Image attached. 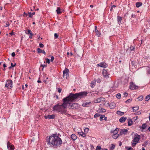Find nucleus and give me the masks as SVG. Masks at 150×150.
I'll use <instances>...</instances> for the list:
<instances>
[{
  "instance_id": "a211bd4d",
  "label": "nucleus",
  "mask_w": 150,
  "mask_h": 150,
  "mask_svg": "<svg viewBox=\"0 0 150 150\" xmlns=\"http://www.w3.org/2000/svg\"><path fill=\"white\" fill-rule=\"evenodd\" d=\"M146 74H150V64L148 67H146Z\"/></svg>"
},
{
  "instance_id": "473e14b6",
  "label": "nucleus",
  "mask_w": 150,
  "mask_h": 150,
  "mask_svg": "<svg viewBox=\"0 0 150 150\" xmlns=\"http://www.w3.org/2000/svg\"><path fill=\"white\" fill-rule=\"evenodd\" d=\"M139 101H142L143 99V97L142 96H141L137 98Z\"/></svg>"
},
{
  "instance_id": "f257e3e1",
  "label": "nucleus",
  "mask_w": 150,
  "mask_h": 150,
  "mask_svg": "<svg viewBox=\"0 0 150 150\" xmlns=\"http://www.w3.org/2000/svg\"><path fill=\"white\" fill-rule=\"evenodd\" d=\"M88 93V92L86 91L81 92L75 94L71 93L68 96L64 98H66L64 100L67 105L70 104V102L76 101L79 98H81L86 96Z\"/></svg>"
},
{
  "instance_id": "412c9836",
  "label": "nucleus",
  "mask_w": 150,
  "mask_h": 150,
  "mask_svg": "<svg viewBox=\"0 0 150 150\" xmlns=\"http://www.w3.org/2000/svg\"><path fill=\"white\" fill-rule=\"evenodd\" d=\"M128 125L130 126L133 124V122L131 119H128Z\"/></svg>"
},
{
  "instance_id": "7ed1b4c3",
  "label": "nucleus",
  "mask_w": 150,
  "mask_h": 150,
  "mask_svg": "<svg viewBox=\"0 0 150 150\" xmlns=\"http://www.w3.org/2000/svg\"><path fill=\"white\" fill-rule=\"evenodd\" d=\"M66 98L63 99V103L62 104L60 105L57 104L54 105L53 107V110L54 111L60 112L61 113H65L66 112L65 109L67 106V104L64 100Z\"/></svg>"
},
{
  "instance_id": "864d4df0",
  "label": "nucleus",
  "mask_w": 150,
  "mask_h": 150,
  "mask_svg": "<svg viewBox=\"0 0 150 150\" xmlns=\"http://www.w3.org/2000/svg\"><path fill=\"white\" fill-rule=\"evenodd\" d=\"M35 10V6H33L32 8H31V11H32Z\"/></svg>"
},
{
  "instance_id": "f03ea898",
  "label": "nucleus",
  "mask_w": 150,
  "mask_h": 150,
  "mask_svg": "<svg viewBox=\"0 0 150 150\" xmlns=\"http://www.w3.org/2000/svg\"><path fill=\"white\" fill-rule=\"evenodd\" d=\"M59 134H53L49 138L47 143L49 145L51 144L54 147H57L60 146L62 144L61 139L59 137Z\"/></svg>"
},
{
  "instance_id": "bf43d9fd",
  "label": "nucleus",
  "mask_w": 150,
  "mask_h": 150,
  "mask_svg": "<svg viewBox=\"0 0 150 150\" xmlns=\"http://www.w3.org/2000/svg\"><path fill=\"white\" fill-rule=\"evenodd\" d=\"M41 66L43 67V68L44 67H46V66L45 65H42V64L41 65Z\"/></svg>"
},
{
  "instance_id": "c03bdc74",
  "label": "nucleus",
  "mask_w": 150,
  "mask_h": 150,
  "mask_svg": "<svg viewBox=\"0 0 150 150\" xmlns=\"http://www.w3.org/2000/svg\"><path fill=\"white\" fill-rule=\"evenodd\" d=\"M28 13L29 14V17L30 18H32L33 16V15H32V13L31 12H29Z\"/></svg>"
},
{
  "instance_id": "423d86ee",
  "label": "nucleus",
  "mask_w": 150,
  "mask_h": 150,
  "mask_svg": "<svg viewBox=\"0 0 150 150\" xmlns=\"http://www.w3.org/2000/svg\"><path fill=\"white\" fill-rule=\"evenodd\" d=\"M69 69L67 68H66L63 71V78H65L67 79V78L69 76Z\"/></svg>"
},
{
  "instance_id": "aec40b11",
  "label": "nucleus",
  "mask_w": 150,
  "mask_h": 150,
  "mask_svg": "<svg viewBox=\"0 0 150 150\" xmlns=\"http://www.w3.org/2000/svg\"><path fill=\"white\" fill-rule=\"evenodd\" d=\"M37 51H38V53H42L45 54H46V52L44 50H42L40 48H38L37 49Z\"/></svg>"
},
{
  "instance_id": "5701e85b",
  "label": "nucleus",
  "mask_w": 150,
  "mask_h": 150,
  "mask_svg": "<svg viewBox=\"0 0 150 150\" xmlns=\"http://www.w3.org/2000/svg\"><path fill=\"white\" fill-rule=\"evenodd\" d=\"M71 137L72 139L73 140H75L77 138L76 136L74 134H72L71 135Z\"/></svg>"
},
{
  "instance_id": "3c124183",
  "label": "nucleus",
  "mask_w": 150,
  "mask_h": 150,
  "mask_svg": "<svg viewBox=\"0 0 150 150\" xmlns=\"http://www.w3.org/2000/svg\"><path fill=\"white\" fill-rule=\"evenodd\" d=\"M112 147L111 148V149H114L115 148V146L113 144H112Z\"/></svg>"
},
{
  "instance_id": "f3484780",
  "label": "nucleus",
  "mask_w": 150,
  "mask_h": 150,
  "mask_svg": "<svg viewBox=\"0 0 150 150\" xmlns=\"http://www.w3.org/2000/svg\"><path fill=\"white\" fill-rule=\"evenodd\" d=\"M126 119V117H122L119 119V121L120 122H123L125 121Z\"/></svg>"
},
{
  "instance_id": "a18cd8bd",
  "label": "nucleus",
  "mask_w": 150,
  "mask_h": 150,
  "mask_svg": "<svg viewBox=\"0 0 150 150\" xmlns=\"http://www.w3.org/2000/svg\"><path fill=\"white\" fill-rule=\"evenodd\" d=\"M39 46L41 48H42L44 47V45L41 43L39 44Z\"/></svg>"
},
{
  "instance_id": "72a5a7b5",
  "label": "nucleus",
  "mask_w": 150,
  "mask_h": 150,
  "mask_svg": "<svg viewBox=\"0 0 150 150\" xmlns=\"http://www.w3.org/2000/svg\"><path fill=\"white\" fill-rule=\"evenodd\" d=\"M116 97L117 99H120L121 97L120 94V93L117 94L116 95Z\"/></svg>"
},
{
  "instance_id": "c9c22d12",
  "label": "nucleus",
  "mask_w": 150,
  "mask_h": 150,
  "mask_svg": "<svg viewBox=\"0 0 150 150\" xmlns=\"http://www.w3.org/2000/svg\"><path fill=\"white\" fill-rule=\"evenodd\" d=\"M139 107H134L133 108V111H136L139 109Z\"/></svg>"
},
{
  "instance_id": "09e8293b",
  "label": "nucleus",
  "mask_w": 150,
  "mask_h": 150,
  "mask_svg": "<svg viewBox=\"0 0 150 150\" xmlns=\"http://www.w3.org/2000/svg\"><path fill=\"white\" fill-rule=\"evenodd\" d=\"M54 36L56 38H58V35L57 33L54 34Z\"/></svg>"
},
{
  "instance_id": "4468645a",
  "label": "nucleus",
  "mask_w": 150,
  "mask_h": 150,
  "mask_svg": "<svg viewBox=\"0 0 150 150\" xmlns=\"http://www.w3.org/2000/svg\"><path fill=\"white\" fill-rule=\"evenodd\" d=\"M91 103L90 102H86L82 104V106L83 107H89L91 106Z\"/></svg>"
},
{
  "instance_id": "0e129e2a",
  "label": "nucleus",
  "mask_w": 150,
  "mask_h": 150,
  "mask_svg": "<svg viewBox=\"0 0 150 150\" xmlns=\"http://www.w3.org/2000/svg\"><path fill=\"white\" fill-rule=\"evenodd\" d=\"M3 67H6V65L5 64H3Z\"/></svg>"
},
{
  "instance_id": "de8ad7c7",
  "label": "nucleus",
  "mask_w": 150,
  "mask_h": 150,
  "mask_svg": "<svg viewBox=\"0 0 150 150\" xmlns=\"http://www.w3.org/2000/svg\"><path fill=\"white\" fill-rule=\"evenodd\" d=\"M30 35L29 36V38H32L33 34L32 33H30Z\"/></svg>"
},
{
  "instance_id": "39448f33",
  "label": "nucleus",
  "mask_w": 150,
  "mask_h": 150,
  "mask_svg": "<svg viewBox=\"0 0 150 150\" xmlns=\"http://www.w3.org/2000/svg\"><path fill=\"white\" fill-rule=\"evenodd\" d=\"M13 82L11 80H7L6 81L5 87L8 88H11L12 87Z\"/></svg>"
},
{
  "instance_id": "9b49d317",
  "label": "nucleus",
  "mask_w": 150,
  "mask_h": 150,
  "mask_svg": "<svg viewBox=\"0 0 150 150\" xmlns=\"http://www.w3.org/2000/svg\"><path fill=\"white\" fill-rule=\"evenodd\" d=\"M7 148L8 150H13L14 149V146L11 145L9 142H7Z\"/></svg>"
},
{
  "instance_id": "e433bc0d",
  "label": "nucleus",
  "mask_w": 150,
  "mask_h": 150,
  "mask_svg": "<svg viewBox=\"0 0 150 150\" xmlns=\"http://www.w3.org/2000/svg\"><path fill=\"white\" fill-rule=\"evenodd\" d=\"M105 117L104 115H102L100 116V121H102L103 120V118Z\"/></svg>"
},
{
  "instance_id": "f8f14e48",
  "label": "nucleus",
  "mask_w": 150,
  "mask_h": 150,
  "mask_svg": "<svg viewBox=\"0 0 150 150\" xmlns=\"http://www.w3.org/2000/svg\"><path fill=\"white\" fill-rule=\"evenodd\" d=\"M97 66L102 67L105 68L107 67V64L105 62H102L97 64Z\"/></svg>"
},
{
  "instance_id": "393cba45",
  "label": "nucleus",
  "mask_w": 150,
  "mask_h": 150,
  "mask_svg": "<svg viewBox=\"0 0 150 150\" xmlns=\"http://www.w3.org/2000/svg\"><path fill=\"white\" fill-rule=\"evenodd\" d=\"M119 134H113L112 136V138L115 139H117L118 137L119 136H120Z\"/></svg>"
},
{
  "instance_id": "cd10ccee",
  "label": "nucleus",
  "mask_w": 150,
  "mask_h": 150,
  "mask_svg": "<svg viewBox=\"0 0 150 150\" xmlns=\"http://www.w3.org/2000/svg\"><path fill=\"white\" fill-rule=\"evenodd\" d=\"M57 13L58 14L61 13L62 12L61 11V9L59 7H57L56 10Z\"/></svg>"
},
{
  "instance_id": "20e7f679",
  "label": "nucleus",
  "mask_w": 150,
  "mask_h": 150,
  "mask_svg": "<svg viewBox=\"0 0 150 150\" xmlns=\"http://www.w3.org/2000/svg\"><path fill=\"white\" fill-rule=\"evenodd\" d=\"M132 137L133 142L132 144V146H134L136 144L138 143L140 139V136L137 134L133 132L132 133Z\"/></svg>"
},
{
  "instance_id": "bb28decb",
  "label": "nucleus",
  "mask_w": 150,
  "mask_h": 150,
  "mask_svg": "<svg viewBox=\"0 0 150 150\" xmlns=\"http://www.w3.org/2000/svg\"><path fill=\"white\" fill-rule=\"evenodd\" d=\"M142 4V3L141 2H137L136 3V6L138 8L141 6Z\"/></svg>"
},
{
  "instance_id": "dca6fc26",
  "label": "nucleus",
  "mask_w": 150,
  "mask_h": 150,
  "mask_svg": "<svg viewBox=\"0 0 150 150\" xmlns=\"http://www.w3.org/2000/svg\"><path fill=\"white\" fill-rule=\"evenodd\" d=\"M116 105L114 103H111L109 105V108L110 109H113L116 107Z\"/></svg>"
},
{
  "instance_id": "a19ab883",
  "label": "nucleus",
  "mask_w": 150,
  "mask_h": 150,
  "mask_svg": "<svg viewBox=\"0 0 150 150\" xmlns=\"http://www.w3.org/2000/svg\"><path fill=\"white\" fill-rule=\"evenodd\" d=\"M132 101V99H129L127 100L126 101V102L127 103H129L131 102Z\"/></svg>"
},
{
  "instance_id": "e2e57ef3",
  "label": "nucleus",
  "mask_w": 150,
  "mask_h": 150,
  "mask_svg": "<svg viewBox=\"0 0 150 150\" xmlns=\"http://www.w3.org/2000/svg\"><path fill=\"white\" fill-rule=\"evenodd\" d=\"M104 120H107V117H105H105H104Z\"/></svg>"
},
{
  "instance_id": "9d476101",
  "label": "nucleus",
  "mask_w": 150,
  "mask_h": 150,
  "mask_svg": "<svg viewBox=\"0 0 150 150\" xmlns=\"http://www.w3.org/2000/svg\"><path fill=\"white\" fill-rule=\"evenodd\" d=\"M128 132V130L127 129H122L120 130V132L119 133V135H122L123 134H126Z\"/></svg>"
},
{
  "instance_id": "ea45409f",
  "label": "nucleus",
  "mask_w": 150,
  "mask_h": 150,
  "mask_svg": "<svg viewBox=\"0 0 150 150\" xmlns=\"http://www.w3.org/2000/svg\"><path fill=\"white\" fill-rule=\"evenodd\" d=\"M99 116H100V115H99V114H98V113H96V114L94 115V117H95H95H99Z\"/></svg>"
},
{
  "instance_id": "4c0bfd02",
  "label": "nucleus",
  "mask_w": 150,
  "mask_h": 150,
  "mask_svg": "<svg viewBox=\"0 0 150 150\" xmlns=\"http://www.w3.org/2000/svg\"><path fill=\"white\" fill-rule=\"evenodd\" d=\"M88 130H89V129L88 128H85L84 129V131L85 132V133H87L88 132Z\"/></svg>"
},
{
  "instance_id": "680f3d73",
  "label": "nucleus",
  "mask_w": 150,
  "mask_h": 150,
  "mask_svg": "<svg viewBox=\"0 0 150 150\" xmlns=\"http://www.w3.org/2000/svg\"><path fill=\"white\" fill-rule=\"evenodd\" d=\"M128 150H133L132 148L131 147L129 148L128 149Z\"/></svg>"
},
{
  "instance_id": "b1692460",
  "label": "nucleus",
  "mask_w": 150,
  "mask_h": 150,
  "mask_svg": "<svg viewBox=\"0 0 150 150\" xmlns=\"http://www.w3.org/2000/svg\"><path fill=\"white\" fill-rule=\"evenodd\" d=\"M119 129L118 128H116L112 132L113 134H117V133L118 132Z\"/></svg>"
},
{
  "instance_id": "8fccbe9b",
  "label": "nucleus",
  "mask_w": 150,
  "mask_h": 150,
  "mask_svg": "<svg viewBox=\"0 0 150 150\" xmlns=\"http://www.w3.org/2000/svg\"><path fill=\"white\" fill-rule=\"evenodd\" d=\"M130 49L131 50H133L134 49V47L131 46L130 47Z\"/></svg>"
},
{
  "instance_id": "2f4dec72",
  "label": "nucleus",
  "mask_w": 150,
  "mask_h": 150,
  "mask_svg": "<svg viewBox=\"0 0 150 150\" xmlns=\"http://www.w3.org/2000/svg\"><path fill=\"white\" fill-rule=\"evenodd\" d=\"M117 114L119 115H124V113L123 112H121V111H118L117 112Z\"/></svg>"
},
{
  "instance_id": "2eb2a0df",
  "label": "nucleus",
  "mask_w": 150,
  "mask_h": 150,
  "mask_svg": "<svg viewBox=\"0 0 150 150\" xmlns=\"http://www.w3.org/2000/svg\"><path fill=\"white\" fill-rule=\"evenodd\" d=\"M132 90H134L137 89L138 88V87L137 86H135L134 84L132 83L131 84L129 87Z\"/></svg>"
},
{
  "instance_id": "052dcab7",
  "label": "nucleus",
  "mask_w": 150,
  "mask_h": 150,
  "mask_svg": "<svg viewBox=\"0 0 150 150\" xmlns=\"http://www.w3.org/2000/svg\"><path fill=\"white\" fill-rule=\"evenodd\" d=\"M11 35H12L14 34V33L12 32L9 33Z\"/></svg>"
},
{
  "instance_id": "ddd939ff",
  "label": "nucleus",
  "mask_w": 150,
  "mask_h": 150,
  "mask_svg": "<svg viewBox=\"0 0 150 150\" xmlns=\"http://www.w3.org/2000/svg\"><path fill=\"white\" fill-rule=\"evenodd\" d=\"M55 116L53 114L52 115H48L46 116H44L45 118L47 119H54L55 117Z\"/></svg>"
},
{
  "instance_id": "6e6552de",
  "label": "nucleus",
  "mask_w": 150,
  "mask_h": 150,
  "mask_svg": "<svg viewBox=\"0 0 150 150\" xmlns=\"http://www.w3.org/2000/svg\"><path fill=\"white\" fill-rule=\"evenodd\" d=\"M71 102H70V104H69V105L68 106V108H69L73 109L74 108H76L78 106V104L74 103L71 104Z\"/></svg>"
},
{
  "instance_id": "338daca9",
  "label": "nucleus",
  "mask_w": 150,
  "mask_h": 150,
  "mask_svg": "<svg viewBox=\"0 0 150 150\" xmlns=\"http://www.w3.org/2000/svg\"><path fill=\"white\" fill-rule=\"evenodd\" d=\"M38 83H40L41 82V81L40 80H38Z\"/></svg>"
},
{
  "instance_id": "13d9d810",
  "label": "nucleus",
  "mask_w": 150,
  "mask_h": 150,
  "mask_svg": "<svg viewBox=\"0 0 150 150\" xmlns=\"http://www.w3.org/2000/svg\"><path fill=\"white\" fill-rule=\"evenodd\" d=\"M9 25V24L8 23H6V25H5V27H7Z\"/></svg>"
},
{
  "instance_id": "79ce46f5",
  "label": "nucleus",
  "mask_w": 150,
  "mask_h": 150,
  "mask_svg": "<svg viewBox=\"0 0 150 150\" xmlns=\"http://www.w3.org/2000/svg\"><path fill=\"white\" fill-rule=\"evenodd\" d=\"M45 60H46V62L48 64L50 63V60L48 58H46Z\"/></svg>"
},
{
  "instance_id": "0eeeda50",
  "label": "nucleus",
  "mask_w": 150,
  "mask_h": 150,
  "mask_svg": "<svg viewBox=\"0 0 150 150\" xmlns=\"http://www.w3.org/2000/svg\"><path fill=\"white\" fill-rule=\"evenodd\" d=\"M103 75L104 77L105 78H108L109 77V74L107 71L105 69L103 70Z\"/></svg>"
},
{
  "instance_id": "37998d69",
  "label": "nucleus",
  "mask_w": 150,
  "mask_h": 150,
  "mask_svg": "<svg viewBox=\"0 0 150 150\" xmlns=\"http://www.w3.org/2000/svg\"><path fill=\"white\" fill-rule=\"evenodd\" d=\"M16 64H14L13 63H11V67H9V68H11V67H13L15 66Z\"/></svg>"
},
{
  "instance_id": "6e6d98bb",
  "label": "nucleus",
  "mask_w": 150,
  "mask_h": 150,
  "mask_svg": "<svg viewBox=\"0 0 150 150\" xmlns=\"http://www.w3.org/2000/svg\"><path fill=\"white\" fill-rule=\"evenodd\" d=\"M124 95L126 97L128 96V93L126 92H125L124 93Z\"/></svg>"
},
{
  "instance_id": "58836bf2",
  "label": "nucleus",
  "mask_w": 150,
  "mask_h": 150,
  "mask_svg": "<svg viewBox=\"0 0 150 150\" xmlns=\"http://www.w3.org/2000/svg\"><path fill=\"white\" fill-rule=\"evenodd\" d=\"M101 149V146H98L96 148V150H100Z\"/></svg>"
},
{
  "instance_id": "c85d7f7f",
  "label": "nucleus",
  "mask_w": 150,
  "mask_h": 150,
  "mask_svg": "<svg viewBox=\"0 0 150 150\" xmlns=\"http://www.w3.org/2000/svg\"><path fill=\"white\" fill-rule=\"evenodd\" d=\"M95 32L96 33V35L98 37H99L100 36V33L97 29H96L95 30Z\"/></svg>"
},
{
  "instance_id": "69168bd1",
  "label": "nucleus",
  "mask_w": 150,
  "mask_h": 150,
  "mask_svg": "<svg viewBox=\"0 0 150 150\" xmlns=\"http://www.w3.org/2000/svg\"><path fill=\"white\" fill-rule=\"evenodd\" d=\"M24 15H25L26 16H27L28 15V14L25 13V12L24 13Z\"/></svg>"
},
{
  "instance_id": "1a4fd4ad",
  "label": "nucleus",
  "mask_w": 150,
  "mask_h": 150,
  "mask_svg": "<svg viewBox=\"0 0 150 150\" xmlns=\"http://www.w3.org/2000/svg\"><path fill=\"white\" fill-rule=\"evenodd\" d=\"M105 100V99L103 98H97L95 100L93 101L94 103H99L101 101H104Z\"/></svg>"
},
{
  "instance_id": "a878e982",
  "label": "nucleus",
  "mask_w": 150,
  "mask_h": 150,
  "mask_svg": "<svg viewBox=\"0 0 150 150\" xmlns=\"http://www.w3.org/2000/svg\"><path fill=\"white\" fill-rule=\"evenodd\" d=\"M117 21L118 22V23H121V21L122 20V18L121 17H120L119 16H117Z\"/></svg>"
},
{
  "instance_id": "c756f323",
  "label": "nucleus",
  "mask_w": 150,
  "mask_h": 150,
  "mask_svg": "<svg viewBox=\"0 0 150 150\" xmlns=\"http://www.w3.org/2000/svg\"><path fill=\"white\" fill-rule=\"evenodd\" d=\"M96 84V81H92L91 83V86L92 88H93Z\"/></svg>"
},
{
  "instance_id": "f704fd0d",
  "label": "nucleus",
  "mask_w": 150,
  "mask_h": 150,
  "mask_svg": "<svg viewBox=\"0 0 150 150\" xmlns=\"http://www.w3.org/2000/svg\"><path fill=\"white\" fill-rule=\"evenodd\" d=\"M146 124H143L142 125L141 128L143 129H146Z\"/></svg>"
},
{
  "instance_id": "5fc2aeb1",
  "label": "nucleus",
  "mask_w": 150,
  "mask_h": 150,
  "mask_svg": "<svg viewBox=\"0 0 150 150\" xmlns=\"http://www.w3.org/2000/svg\"><path fill=\"white\" fill-rule=\"evenodd\" d=\"M58 91L59 93H61V91L62 89H61L60 88H58Z\"/></svg>"
},
{
  "instance_id": "4d7b16f0",
  "label": "nucleus",
  "mask_w": 150,
  "mask_h": 150,
  "mask_svg": "<svg viewBox=\"0 0 150 150\" xmlns=\"http://www.w3.org/2000/svg\"><path fill=\"white\" fill-rule=\"evenodd\" d=\"M54 59V57L53 56H52L51 57V61L52 62Z\"/></svg>"
},
{
  "instance_id": "6ab92c4d",
  "label": "nucleus",
  "mask_w": 150,
  "mask_h": 150,
  "mask_svg": "<svg viewBox=\"0 0 150 150\" xmlns=\"http://www.w3.org/2000/svg\"><path fill=\"white\" fill-rule=\"evenodd\" d=\"M106 111L105 109L101 108H99L98 110V112L99 113H103L105 112Z\"/></svg>"
},
{
  "instance_id": "4be33fe9",
  "label": "nucleus",
  "mask_w": 150,
  "mask_h": 150,
  "mask_svg": "<svg viewBox=\"0 0 150 150\" xmlns=\"http://www.w3.org/2000/svg\"><path fill=\"white\" fill-rule=\"evenodd\" d=\"M78 133L81 136L85 137H86V133H83V132L80 131L78 132Z\"/></svg>"
},
{
  "instance_id": "774afa93",
  "label": "nucleus",
  "mask_w": 150,
  "mask_h": 150,
  "mask_svg": "<svg viewBox=\"0 0 150 150\" xmlns=\"http://www.w3.org/2000/svg\"><path fill=\"white\" fill-rule=\"evenodd\" d=\"M32 15L33 16L35 14V12H33L32 13Z\"/></svg>"
},
{
  "instance_id": "49530a36",
  "label": "nucleus",
  "mask_w": 150,
  "mask_h": 150,
  "mask_svg": "<svg viewBox=\"0 0 150 150\" xmlns=\"http://www.w3.org/2000/svg\"><path fill=\"white\" fill-rule=\"evenodd\" d=\"M31 33H32L31 32V31L29 30H28V33L26 32V34H30Z\"/></svg>"
},
{
  "instance_id": "7c9ffc66",
  "label": "nucleus",
  "mask_w": 150,
  "mask_h": 150,
  "mask_svg": "<svg viewBox=\"0 0 150 150\" xmlns=\"http://www.w3.org/2000/svg\"><path fill=\"white\" fill-rule=\"evenodd\" d=\"M150 99V95H148L146 96L145 98V100L146 101H148L149 99Z\"/></svg>"
},
{
  "instance_id": "603ef678",
  "label": "nucleus",
  "mask_w": 150,
  "mask_h": 150,
  "mask_svg": "<svg viewBox=\"0 0 150 150\" xmlns=\"http://www.w3.org/2000/svg\"><path fill=\"white\" fill-rule=\"evenodd\" d=\"M15 55H16V54L14 52H13L11 54V56L13 57H14L15 56Z\"/></svg>"
}]
</instances>
